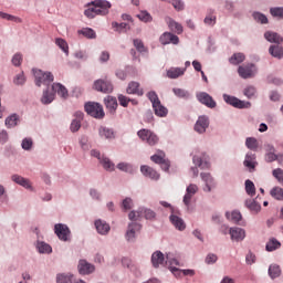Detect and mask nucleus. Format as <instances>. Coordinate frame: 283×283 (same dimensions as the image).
<instances>
[{"label": "nucleus", "instance_id": "f257e3e1", "mask_svg": "<svg viewBox=\"0 0 283 283\" xmlns=\"http://www.w3.org/2000/svg\"><path fill=\"white\" fill-rule=\"evenodd\" d=\"M95 17H105V14H109V8H112V3L107 0H95L92 4L88 6Z\"/></svg>", "mask_w": 283, "mask_h": 283}, {"label": "nucleus", "instance_id": "f03ea898", "mask_svg": "<svg viewBox=\"0 0 283 283\" xmlns=\"http://www.w3.org/2000/svg\"><path fill=\"white\" fill-rule=\"evenodd\" d=\"M143 216L146 220H154V218H156V212L151 209L139 208L138 211H130L128 218L133 222H136V220L143 218Z\"/></svg>", "mask_w": 283, "mask_h": 283}, {"label": "nucleus", "instance_id": "7ed1b4c3", "mask_svg": "<svg viewBox=\"0 0 283 283\" xmlns=\"http://www.w3.org/2000/svg\"><path fill=\"white\" fill-rule=\"evenodd\" d=\"M137 136L138 138H140V140H143V143H147L151 147H154V145H158V135L149 129L143 128L138 130Z\"/></svg>", "mask_w": 283, "mask_h": 283}, {"label": "nucleus", "instance_id": "20e7f679", "mask_svg": "<svg viewBox=\"0 0 283 283\" xmlns=\"http://www.w3.org/2000/svg\"><path fill=\"white\" fill-rule=\"evenodd\" d=\"M33 74L35 76V85L41 87V85H50L54 81V75L50 72H43L41 70H33Z\"/></svg>", "mask_w": 283, "mask_h": 283}, {"label": "nucleus", "instance_id": "39448f33", "mask_svg": "<svg viewBox=\"0 0 283 283\" xmlns=\"http://www.w3.org/2000/svg\"><path fill=\"white\" fill-rule=\"evenodd\" d=\"M84 109L90 116H93V118H103L105 116L103 106L98 103L88 102L85 104Z\"/></svg>", "mask_w": 283, "mask_h": 283}, {"label": "nucleus", "instance_id": "423d86ee", "mask_svg": "<svg viewBox=\"0 0 283 283\" xmlns=\"http://www.w3.org/2000/svg\"><path fill=\"white\" fill-rule=\"evenodd\" d=\"M93 90L103 94H112L114 85L108 80H96L93 84Z\"/></svg>", "mask_w": 283, "mask_h": 283}, {"label": "nucleus", "instance_id": "0eeeda50", "mask_svg": "<svg viewBox=\"0 0 283 283\" xmlns=\"http://www.w3.org/2000/svg\"><path fill=\"white\" fill-rule=\"evenodd\" d=\"M223 101H226L228 105H232V107H237V109H249V107H251V102H244L231 95H223Z\"/></svg>", "mask_w": 283, "mask_h": 283}, {"label": "nucleus", "instance_id": "6e6552de", "mask_svg": "<svg viewBox=\"0 0 283 283\" xmlns=\"http://www.w3.org/2000/svg\"><path fill=\"white\" fill-rule=\"evenodd\" d=\"M258 73V69L254 66L253 63L243 64L239 66L238 74L241 78H253Z\"/></svg>", "mask_w": 283, "mask_h": 283}, {"label": "nucleus", "instance_id": "1a4fd4ad", "mask_svg": "<svg viewBox=\"0 0 283 283\" xmlns=\"http://www.w3.org/2000/svg\"><path fill=\"white\" fill-rule=\"evenodd\" d=\"M197 101H199L201 105H206V107H209L210 109H214V107L218 105L216 103V99H213V97L206 92L198 93Z\"/></svg>", "mask_w": 283, "mask_h": 283}, {"label": "nucleus", "instance_id": "9d476101", "mask_svg": "<svg viewBox=\"0 0 283 283\" xmlns=\"http://www.w3.org/2000/svg\"><path fill=\"white\" fill-rule=\"evenodd\" d=\"M54 231L59 240H62L63 242H67V240H70V228H67V226L63 223H56Z\"/></svg>", "mask_w": 283, "mask_h": 283}, {"label": "nucleus", "instance_id": "9b49d317", "mask_svg": "<svg viewBox=\"0 0 283 283\" xmlns=\"http://www.w3.org/2000/svg\"><path fill=\"white\" fill-rule=\"evenodd\" d=\"M140 229H143V227L137 223V222H132L128 224V229L126 231V240L127 242H134V240H136V233H138V231H140Z\"/></svg>", "mask_w": 283, "mask_h": 283}, {"label": "nucleus", "instance_id": "f8f14e48", "mask_svg": "<svg viewBox=\"0 0 283 283\" xmlns=\"http://www.w3.org/2000/svg\"><path fill=\"white\" fill-rule=\"evenodd\" d=\"M159 41L161 45H169V43H172V45H178L180 43V39L178 35L169 32H165L160 38Z\"/></svg>", "mask_w": 283, "mask_h": 283}, {"label": "nucleus", "instance_id": "ddd939ff", "mask_svg": "<svg viewBox=\"0 0 283 283\" xmlns=\"http://www.w3.org/2000/svg\"><path fill=\"white\" fill-rule=\"evenodd\" d=\"M209 127V117L202 115L199 116L197 123L195 124V132L198 134H205Z\"/></svg>", "mask_w": 283, "mask_h": 283}, {"label": "nucleus", "instance_id": "4468645a", "mask_svg": "<svg viewBox=\"0 0 283 283\" xmlns=\"http://www.w3.org/2000/svg\"><path fill=\"white\" fill-rule=\"evenodd\" d=\"M229 233L234 242H242L247 238V231L242 228H230Z\"/></svg>", "mask_w": 283, "mask_h": 283}, {"label": "nucleus", "instance_id": "2eb2a0df", "mask_svg": "<svg viewBox=\"0 0 283 283\" xmlns=\"http://www.w3.org/2000/svg\"><path fill=\"white\" fill-rule=\"evenodd\" d=\"M77 269L81 275H90V273H94L96 268L85 260H80Z\"/></svg>", "mask_w": 283, "mask_h": 283}, {"label": "nucleus", "instance_id": "dca6fc26", "mask_svg": "<svg viewBox=\"0 0 283 283\" xmlns=\"http://www.w3.org/2000/svg\"><path fill=\"white\" fill-rule=\"evenodd\" d=\"M198 193V187L196 184H190L186 189V195L184 196V203L186 207H189L191 205V198Z\"/></svg>", "mask_w": 283, "mask_h": 283}, {"label": "nucleus", "instance_id": "f3484780", "mask_svg": "<svg viewBox=\"0 0 283 283\" xmlns=\"http://www.w3.org/2000/svg\"><path fill=\"white\" fill-rule=\"evenodd\" d=\"M255 159H256V156L253 153H248L245 155L243 165L249 169V171H255V167H258V160Z\"/></svg>", "mask_w": 283, "mask_h": 283}, {"label": "nucleus", "instance_id": "a211bd4d", "mask_svg": "<svg viewBox=\"0 0 283 283\" xmlns=\"http://www.w3.org/2000/svg\"><path fill=\"white\" fill-rule=\"evenodd\" d=\"M75 118L72 120L70 129L74 134L81 129V123L83 120V112L77 111L74 114Z\"/></svg>", "mask_w": 283, "mask_h": 283}, {"label": "nucleus", "instance_id": "6ab92c4d", "mask_svg": "<svg viewBox=\"0 0 283 283\" xmlns=\"http://www.w3.org/2000/svg\"><path fill=\"white\" fill-rule=\"evenodd\" d=\"M201 180L206 182V187L203 188V191H211L216 187V181L213 180V177H211V174L209 172H201Z\"/></svg>", "mask_w": 283, "mask_h": 283}, {"label": "nucleus", "instance_id": "aec40b11", "mask_svg": "<svg viewBox=\"0 0 283 283\" xmlns=\"http://www.w3.org/2000/svg\"><path fill=\"white\" fill-rule=\"evenodd\" d=\"M95 229L97 233H99V235H107L112 228L108 226L107 222L98 219L95 221Z\"/></svg>", "mask_w": 283, "mask_h": 283}, {"label": "nucleus", "instance_id": "412c9836", "mask_svg": "<svg viewBox=\"0 0 283 283\" xmlns=\"http://www.w3.org/2000/svg\"><path fill=\"white\" fill-rule=\"evenodd\" d=\"M140 171L146 178H150L151 180H158L160 178V175L149 166H142Z\"/></svg>", "mask_w": 283, "mask_h": 283}, {"label": "nucleus", "instance_id": "4be33fe9", "mask_svg": "<svg viewBox=\"0 0 283 283\" xmlns=\"http://www.w3.org/2000/svg\"><path fill=\"white\" fill-rule=\"evenodd\" d=\"M151 264L155 269H158L160 265L165 264V254L160 251H156L151 255Z\"/></svg>", "mask_w": 283, "mask_h": 283}, {"label": "nucleus", "instance_id": "5701e85b", "mask_svg": "<svg viewBox=\"0 0 283 283\" xmlns=\"http://www.w3.org/2000/svg\"><path fill=\"white\" fill-rule=\"evenodd\" d=\"M104 105L106 106V109H108L111 113H114L118 107V101L114 96H106L104 98Z\"/></svg>", "mask_w": 283, "mask_h": 283}, {"label": "nucleus", "instance_id": "b1692460", "mask_svg": "<svg viewBox=\"0 0 283 283\" xmlns=\"http://www.w3.org/2000/svg\"><path fill=\"white\" fill-rule=\"evenodd\" d=\"M264 39H266V41H269V43H282L283 42V38L277 34L276 32L273 31H266L264 33Z\"/></svg>", "mask_w": 283, "mask_h": 283}, {"label": "nucleus", "instance_id": "393cba45", "mask_svg": "<svg viewBox=\"0 0 283 283\" xmlns=\"http://www.w3.org/2000/svg\"><path fill=\"white\" fill-rule=\"evenodd\" d=\"M11 180H13V182H15L17 185H20L21 187H24V189H32V184L30 182V180L19 175H13L11 177Z\"/></svg>", "mask_w": 283, "mask_h": 283}, {"label": "nucleus", "instance_id": "a878e982", "mask_svg": "<svg viewBox=\"0 0 283 283\" xmlns=\"http://www.w3.org/2000/svg\"><path fill=\"white\" fill-rule=\"evenodd\" d=\"M170 222L179 231H185V229H187V226L185 224V221L180 217H178L176 214H171L170 216Z\"/></svg>", "mask_w": 283, "mask_h": 283}, {"label": "nucleus", "instance_id": "bb28decb", "mask_svg": "<svg viewBox=\"0 0 283 283\" xmlns=\"http://www.w3.org/2000/svg\"><path fill=\"white\" fill-rule=\"evenodd\" d=\"M170 222L179 231H185V229H187V226L185 224V221L180 217H178L176 214H171L170 216Z\"/></svg>", "mask_w": 283, "mask_h": 283}, {"label": "nucleus", "instance_id": "cd10ccee", "mask_svg": "<svg viewBox=\"0 0 283 283\" xmlns=\"http://www.w3.org/2000/svg\"><path fill=\"white\" fill-rule=\"evenodd\" d=\"M139 87L140 84L138 82H130L126 92L127 94H138V96H143V91Z\"/></svg>", "mask_w": 283, "mask_h": 283}, {"label": "nucleus", "instance_id": "c85d7f7f", "mask_svg": "<svg viewBox=\"0 0 283 283\" xmlns=\"http://www.w3.org/2000/svg\"><path fill=\"white\" fill-rule=\"evenodd\" d=\"M52 90L62 98H67V88H65L61 83H54L52 85Z\"/></svg>", "mask_w": 283, "mask_h": 283}, {"label": "nucleus", "instance_id": "c756f323", "mask_svg": "<svg viewBox=\"0 0 283 283\" xmlns=\"http://www.w3.org/2000/svg\"><path fill=\"white\" fill-rule=\"evenodd\" d=\"M269 53L271 56H274V59H283V48L280 45H271Z\"/></svg>", "mask_w": 283, "mask_h": 283}, {"label": "nucleus", "instance_id": "7c9ffc66", "mask_svg": "<svg viewBox=\"0 0 283 283\" xmlns=\"http://www.w3.org/2000/svg\"><path fill=\"white\" fill-rule=\"evenodd\" d=\"M154 112L156 116L165 117L167 116V108L163 106V104L159 102L153 104Z\"/></svg>", "mask_w": 283, "mask_h": 283}, {"label": "nucleus", "instance_id": "2f4dec72", "mask_svg": "<svg viewBox=\"0 0 283 283\" xmlns=\"http://www.w3.org/2000/svg\"><path fill=\"white\" fill-rule=\"evenodd\" d=\"M185 74V69L181 67H172L167 71L168 78H178Z\"/></svg>", "mask_w": 283, "mask_h": 283}, {"label": "nucleus", "instance_id": "473e14b6", "mask_svg": "<svg viewBox=\"0 0 283 283\" xmlns=\"http://www.w3.org/2000/svg\"><path fill=\"white\" fill-rule=\"evenodd\" d=\"M245 207L250 209V211H254L255 213H258L262 209V206H260V203H258V201L253 199L245 200Z\"/></svg>", "mask_w": 283, "mask_h": 283}, {"label": "nucleus", "instance_id": "72a5a7b5", "mask_svg": "<svg viewBox=\"0 0 283 283\" xmlns=\"http://www.w3.org/2000/svg\"><path fill=\"white\" fill-rule=\"evenodd\" d=\"M247 57L243 55V53H234L230 59L229 62L231 65H240V63H244V60Z\"/></svg>", "mask_w": 283, "mask_h": 283}, {"label": "nucleus", "instance_id": "f704fd0d", "mask_svg": "<svg viewBox=\"0 0 283 283\" xmlns=\"http://www.w3.org/2000/svg\"><path fill=\"white\" fill-rule=\"evenodd\" d=\"M282 273V270H280V265L272 264L269 268V275L272 280H275V277H280Z\"/></svg>", "mask_w": 283, "mask_h": 283}, {"label": "nucleus", "instance_id": "c9c22d12", "mask_svg": "<svg viewBox=\"0 0 283 283\" xmlns=\"http://www.w3.org/2000/svg\"><path fill=\"white\" fill-rule=\"evenodd\" d=\"M99 136L101 138L112 139L114 138V130L107 127H99Z\"/></svg>", "mask_w": 283, "mask_h": 283}, {"label": "nucleus", "instance_id": "e433bc0d", "mask_svg": "<svg viewBox=\"0 0 283 283\" xmlns=\"http://www.w3.org/2000/svg\"><path fill=\"white\" fill-rule=\"evenodd\" d=\"M270 196L275 200H283V188L274 187L270 191Z\"/></svg>", "mask_w": 283, "mask_h": 283}, {"label": "nucleus", "instance_id": "4c0bfd02", "mask_svg": "<svg viewBox=\"0 0 283 283\" xmlns=\"http://www.w3.org/2000/svg\"><path fill=\"white\" fill-rule=\"evenodd\" d=\"M245 192L251 198H253V196H255V184H253V181H251L249 179L245 180Z\"/></svg>", "mask_w": 283, "mask_h": 283}, {"label": "nucleus", "instance_id": "58836bf2", "mask_svg": "<svg viewBox=\"0 0 283 283\" xmlns=\"http://www.w3.org/2000/svg\"><path fill=\"white\" fill-rule=\"evenodd\" d=\"M78 34H83L86 39H96V32L94 29L85 28L78 31Z\"/></svg>", "mask_w": 283, "mask_h": 283}, {"label": "nucleus", "instance_id": "ea45409f", "mask_svg": "<svg viewBox=\"0 0 283 283\" xmlns=\"http://www.w3.org/2000/svg\"><path fill=\"white\" fill-rule=\"evenodd\" d=\"M245 147L252 151H255L258 149V139H255V137H248L245 139Z\"/></svg>", "mask_w": 283, "mask_h": 283}, {"label": "nucleus", "instance_id": "a19ab883", "mask_svg": "<svg viewBox=\"0 0 283 283\" xmlns=\"http://www.w3.org/2000/svg\"><path fill=\"white\" fill-rule=\"evenodd\" d=\"M168 27L170 28V30H172V32H177V34H182V24L174 20H169Z\"/></svg>", "mask_w": 283, "mask_h": 283}, {"label": "nucleus", "instance_id": "79ce46f5", "mask_svg": "<svg viewBox=\"0 0 283 283\" xmlns=\"http://www.w3.org/2000/svg\"><path fill=\"white\" fill-rule=\"evenodd\" d=\"M282 247V243L277 241L276 239H272L266 243V251H275L276 249H280Z\"/></svg>", "mask_w": 283, "mask_h": 283}, {"label": "nucleus", "instance_id": "37998d69", "mask_svg": "<svg viewBox=\"0 0 283 283\" xmlns=\"http://www.w3.org/2000/svg\"><path fill=\"white\" fill-rule=\"evenodd\" d=\"M101 165L106 169V171H114V163L109 158L104 157L99 160Z\"/></svg>", "mask_w": 283, "mask_h": 283}, {"label": "nucleus", "instance_id": "c03bdc74", "mask_svg": "<svg viewBox=\"0 0 283 283\" xmlns=\"http://www.w3.org/2000/svg\"><path fill=\"white\" fill-rule=\"evenodd\" d=\"M52 101H54V93L45 91L42 95L41 103H43V105H50Z\"/></svg>", "mask_w": 283, "mask_h": 283}, {"label": "nucleus", "instance_id": "a18cd8bd", "mask_svg": "<svg viewBox=\"0 0 283 283\" xmlns=\"http://www.w3.org/2000/svg\"><path fill=\"white\" fill-rule=\"evenodd\" d=\"M226 217L232 222H240V220H242V213H240V211H232L231 214L227 212Z\"/></svg>", "mask_w": 283, "mask_h": 283}, {"label": "nucleus", "instance_id": "49530a36", "mask_svg": "<svg viewBox=\"0 0 283 283\" xmlns=\"http://www.w3.org/2000/svg\"><path fill=\"white\" fill-rule=\"evenodd\" d=\"M277 160V155L273 154V146H268V153L265 154V163H273Z\"/></svg>", "mask_w": 283, "mask_h": 283}, {"label": "nucleus", "instance_id": "de8ad7c7", "mask_svg": "<svg viewBox=\"0 0 283 283\" xmlns=\"http://www.w3.org/2000/svg\"><path fill=\"white\" fill-rule=\"evenodd\" d=\"M112 25L113 28H115L117 32H127V30H129V24L125 22H122V23L113 22Z\"/></svg>", "mask_w": 283, "mask_h": 283}, {"label": "nucleus", "instance_id": "09e8293b", "mask_svg": "<svg viewBox=\"0 0 283 283\" xmlns=\"http://www.w3.org/2000/svg\"><path fill=\"white\" fill-rule=\"evenodd\" d=\"M38 250L40 253H52V247L45 242H39Z\"/></svg>", "mask_w": 283, "mask_h": 283}, {"label": "nucleus", "instance_id": "8fccbe9b", "mask_svg": "<svg viewBox=\"0 0 283 283\" xmlns=\"http://www.w3.org/2000/svg\"><path fill=\"white\" fill-rule=\"evenodd\" d=\"M19 120V116L17 114L10 115L6 118V125L10 127H17V122Z\"/></svg>", "mask_w": 283, "mask_h": 283}, {"label": "nucleus", "instance_id": "3c124183", "mask_svg": "<svg viewBox=\"0 0 283 283\" xmlns=\"http://www.w3.org/2000/svg\"><path fill=\"white\" fill-rule=\"evenodd\" d=\"M137 19L139 21H144V23H149L153 20L151 14H149L147 11H140V13L137 14Z\"/></svg>", "mask_w": 283, "mask_h": 283}, {"label": "nucleus", "instance_id": "603ef678", "mask_svg": "<svg viewBox=\"0 0 283 283\" xmlns=\"http://www.w3.org/2000/svg\"><path fill=\"white\" fill-rule=\"evenodd\" d=\"M253 19L258 23H262V24L269 23V18H266V15H264L263 13H260V12H254L253 13Z\"/></svg>", "mask_w": 283, "mask_h": 283}, {"label": "nucleus", "instance_id": "864d4df0", "mask_svg": "<svg viewBox=\"0 0 283 283\" xmlns=\"http://www.w3.org/2000/svg\"><path fill=\"white\" fill-rule=\"evenodd\" d=\"M0 19H6L7 21H13L14 23H22L23 20L21 18H17L14 15L0 12Z\"/></svg>", "mask_w": 283, "mask_h": 283}, {"label": "nucleus", "instance_id": "5fc2aeb1", "mask_svg": "<svg viewBox=\"0 0 283 283\" xmlns=\"http://www.w3.org/2000/svg\"><path fill=\"white\" fill-rule=\"evenodd\" d=\"M56 45H59V48H61V50L65 53L69 54L70 52V46H67V42L63 39H56L55 41Z\"/></svg>", "mask_w": 283, "mask_h": 283}, {"label": "nucleus", "instance_id": "6e6d98bb", "mask_svg": "<svg viewBox=\"0 0 283 283\" xmlns=\"http://www.w3.org/2000/svg\"><path fill=\"white\" fill-rule=\"evenodd\" d=\"M256 92L255 86H248L244 88L243 94L247 98H254Z\"/></svg>", "mask_w": 283, "mask_h": 283}, {"label": "nucleus", "instance_id": "4d7b16f0", "mask_svg": "<svg viewBox=\"0 0 283 283\" xmlns=\"http://www.w3.org/2000/svg\"><path fill=\"white\" fill-rule=\"evenodd\" d=\"M133 43H134V46L136 48L137 52H147V48H145L143 40L135 39V40H133Z\"/></svg>", "mask_w": 283, "mask_h": 283}, {"label": "nucleus", "instance_id": "13d9d810", "mask_svg": "<svg viewBox=\"0 0 283 283\" xmlns=\"http://www.w3.org/2000/svg\"><path fill=\"white\" fill-rule=\"evenodd\" d=\"M172 92L175 96H178V98H189V92L182 88H172Z\"/></svg>", "mask_w": 283, "mask_h": 283}, {"label": "nucleus", "instance_id": "bf43d9fd", "mask_svg": "<svg viewBox=\"0 0 283 283\" xmlns=\"http://www.w3.org/2000/svg\"><path fill=\"white\" fill-rule=\"evenodd\" d=\"M12 65L19 67L23 63V55L21 53H15L11 60Z\"/></svg>", "mask_w": 283, "mask_h": 283}, {"label": "nucleus", "instance_id": "052dcab7", "mask_svg": "<svg viewBox=\"0 0 283 283\" xmlns=\"http://www.w3.org/2000/svg\"><path fill=\"white\" fill-rule=\"evenodd\" d=\"M56 283H72V276L67 274H57Z\"/></svg>", "mask_w": 283, "mask_h": 283}, {"label": "nucleus", "instance_id": "680f3d73", "mask_svg": "<svg viewBox=\"0 0 283 283\" xmlns=\"http://www.w3.org/2000/svg\"><path fill=\"white\" fill-rule=\"evenodd\" d=\"M272 176H274V178H276V180L283 185V170L282 168H276L272 171Z\"/></svg>", "mask_w": 283, "mask_h": 283}, {"label": "nucleus", "instance_id": "e2e57ef3", "mask_svg": "<svg viewBox=\"0 0 283 283\" xmlns=\"http://www.w3.org/2000/svg\"><path fill=\"white\" fill-rule=\"evenodd\" d=\"M270 13L272 17H277L279 19H283V8L276 7V8H271Z\"/></svg>", "mask_w": 283, "mask_h": 283}, {"label": "nucleus", "instance_id": "0e129e2a", "mask_svg": "<svg viewBox=\"0 0 283 283\" xmlns=\"http://www.w3.org/2000/svg\"><path fill=\"white\" fill-rule=\"evenodd\" d=\"M122 207L123 209H125V211H129V209L134 207V201L132 200V198H126L123 200Z\"/></svg>", "mask_w": 283, "mask_h": 283}, {"label": "nucleus", "instance_id": "69168bd1", "mask_svg": "<svg viewBox=\"0 0 283 283\" xmlns=\"http://www.w3.org/2000/svg\"><path fill=\"white\" fill-rule=\"evenodd\" d=\"M147 97L153 105L160 102V99L158 98V94H156V92L154 91L148 92Z\"/></svg>", "mask_w": 283, "mask_h": 283}, {"label": "nucleus", "instance_id": "338daca9", "mask_svg": "<svg viewBox=\"0 0 283 283\" xmlns=\"http://www.w3.org/2000/svg\"><path fill=\"white\" fill-rule=\"evenodd\" d=\"M117 169H119V171H126V172H132L133 171L132 165L125 164V163H119L117 165Z\"/></svg>", "mask_w": 283, "mask_h": 283}, {"label": "nucleus", "instance_id": "774afa93", "mask_svg": "<svg viewBox=\"0 0 283 283\" xmlns=\"http://www.w3.org/2000/svg\"><path fill=\"white\" fill-rule=\"evenodd\" d=\"M32 145L33 143H32V139L30 138H24L22 140V149H24L25 151H30V149H32Z\"/></svg>", "mask_w": 283, "mask_h": 283}]
</instances>
